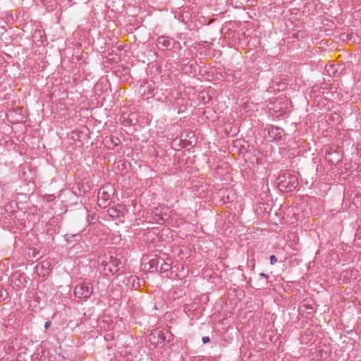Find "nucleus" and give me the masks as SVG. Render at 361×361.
I'll use <instances>...</instances> for the list:
<instances>
[{"instance_id": "nucleus-11", "label": "nucleus", "mask_w": 361, "mask_h": 361, "mask_svg": "<svg viewBox=\"0 0 361 361\" xmlns=\"http://www.w3.org/2000/svg\"><path fill=\"white\" fill-rule=\"evenodd\" d=\"M326 69L327 72H329V73L331 71H332L334 73V65H330L329 66H326Z\"/></svg>"}, {"instance_id": "nucleus-10", "label": "nucleus", "mask_w": 361, "mask_h": 361, "mask_svg": "<svg viewBox=\"0 0 361 361\" xmlns=\"http://www.w3.org/2000/svg\"><path fill=\"white\" fill-rule=\"evenodd\" d=\"M202 341L204 344H206L210 341V338L209 336H203L202 338Z\"/></svg>"}, {"instance_id": "nucleus-9", "label": "nucleus", "mask_w": 361, "mask_h": 361, "mask_svg": "<svg viewBox=\"0 0 361 361\" xmlns=\"http://www.w3.org/2000/svg\"><path fill=\"white\" fill-rule=\"evenodd\" d=\"M278 262V259L275 255L270 256V263L271 264H275Z\"/></svg>"}, {"instance_id": "nucleus-14", "label": "nucleus", "mask_w": 361, "mask_h": 361, "mask_svg": "<svg viewBox=\"0 0 361 361\" xmlns=\"http://www.w3.org/2000/svg\"><path fill=\"white\" fill-rule=\"evenodd\" d=\"M259 276L262 277V278H265V279H268L269 278V276L264 273H261L259 274Z\"/></svg>"}, {"instance_id": "nucleus-4", "label": "nucleus", "mask_w": 361, "mask_h": 361, "mask_svg": "<svg viewBox=\"0 0 361 361\" xmlns=\"http://www.w3.org/2000/svg\"><path fill=\"white\" fill-rule=\"evenodd\" d=\"M267 130H268V135H269V137L270 139H272L274 140H279V141L283 140V128L278 127V126L271 125L267 128Z\"/></svg>"}, {"instance_id": "nucleus-15", "label": "nucleus", "mask_w": 361, "mask_h": 361, "mask_svg": "<svg viewBox=\"0 0 361 361\" xmlns=\"http://www.w3.org/2000/svg\"><path fill=\"white\" fill-rule=\"evenodd\" d=\"M136 279H137V278L135 276H130V280H131L133 281V283H134Z\"/></svg>"}, {"instance_id": "nucleus-3", "label": "nucleus", "mask_w": 361, "mask_h": 361, "mask_svg": "<svg viewBox=\"0 0 361 361\" xmlns=\"http://www.w3.org/2000/svg\"><path fill=\"white\" fill-rule=\"evenodd\" d=\"M325 159L331 165H336L341 161L342 155L339 151L326 147L325 148Z\"/></svg>"}, {"instance_id": "nucleus-5", "label": "nucleus", "mask_w": 361, "mask_h": 361, "mask_svg": "<svg viewBox=\"0 0 361 361\" xmlns=\"http://www.w3.org/2000/svg\"><path fill=\"white\" fill-rule=\"evenodd\" d=\"M121 264L119 259L111 257L109 263L105 264L104 271H108L111 274H114L118 271V266Z\"/></svg>"}, {"instance_id": "nucleus-7", "label": "nucleus", "mask_w": 361, "mask_h": 361, "mask_svg": "<svg viewBox=\"0 0 361 361\" xmlns=\"http://www.w3.org/2000/svg\"><path fill=\"white\" fill-rule=\"evenodd\" d=\"M157 266H160V270L163 272L167 271L171 269V264L166 262L164 259H157Z\"/></svg>"}, {"instance_id": "nucleus-16", "label": "nucleus", "mask_w": 361, "mask_h": 361, "mask_svg": "<svg viewBox=\"0 0 361 361\" xmlns=\"http://www.w3.org/2000/svg\"><path fill=\"white\" fill-rule=\"evenodd\" d=\"M111 140L112 142H114V143L116 142V140H114V139L113 137L111 138Z\"/></svg>"}, {"instance_id": "nucleus-17", "label": "nucleus", "mask_w": 361, "mask_h": 361, "mask_svg": "<svg viewBox=\"0 0 361 361\" xmlns=\"http://www.w3.org/2000/svg\"><path fill=\"white\" fill-rule=\"evenodd\" d=\"M307 309H312V307H310V306H309V305H307Z\"/></svg>"}, {"instance_id": "nucleus-13", "label": "nucleus", "mask_w": 361, "mask_h": 361, "mask_svg": "<svg viewBox=\"0 0 361 361\" xmlns=\"http://www.w3.org/2000/svg\"><path fill=\"white\" fill-rule=\"evenodd\" d=\"M51 326V322H46L44 324V328L45 329H47Z\"/></svg>"}, {"instance_id": "nucleus-12", "label": "nucleus", "mask_w": 361, "mask_h": 361, "mask_svg": "<svg viewBox=\"0 0 361 361\" xmlns=\"http://www.w3.org/2000/svg\"><path fill=\"white\" fill-rule=\"evenodd\" d=\"M156 332L154 333H152L150 335H149V341L152 342V343H154V341L156 338V335H155Z\"/></svg>"}, {"instance_id": "nucleus-8", "label": "nucleus", "mask_w": 361, "mask_h": 361, "mask_svg": "<svg viewBox=\"0 0 361 361\" xmlns=\"http://www.w3.org/2000/svg\"><path fill=\"white\" fill-rule=\"evenodd\" d=\"M107 212L109 216L112 217L113 219L119 218L121 214V212L120 210L114 207L109 208Z\"/></svg>"}, {"instance_id": "nucleus-2", "label": "nucleus", "mask_w": 361, "mask_h": 361, "mask_svg": "<svg viewBox=\"0 0 361 361\" xmlns=\"http://www.w3.org/2000/svg\"><path fill=\"white\" fill-rule=\"evenodd\" d=\"M92 291V284L84 282L76 286L74 290V293L78 298L87 299L91 296Z\"/></svg>"}, {"instance_id": "nucleus-1", "label": "nucleus", "mask_w": 361, "mask_h": 361, "mask_svg": "<svg viewBox=\"0 0 361 361\" xmlns=\"http://www.w3.org/2000/svg\"><path fill=\"white\" fill-rule=\"evenodd\" d=\"M298 185V178L289 172L283 173L278 178V188L282 192L293 191Z\"/></svg>"}, {"instance_id": "nucleus-6", "label": "nucleus", "mask_w": 361, "mask_h": 361, "mask_svg": "<svg viewBox=\"0 0 361 361\" xmlns=\"http://www.w3.org/2000/svg\"><path fill=\"white\" fill-rule=\"evenodd\" d=\"M157 44L159 49H171L173 46V41L167 37L161 36L157 38Z\"/></svg>"}]
</instances>
